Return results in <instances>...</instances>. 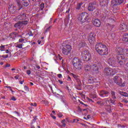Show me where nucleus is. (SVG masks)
Returning a JSON list of instances; mask_svg holds the SVG:
<instances>
[{"mask_svg":"<svg viewBox=\"0 0 128 128\" xmlns=\"http://www.w3.org/2000/svg\"><path fill=\"white\" fill-rule=\"evenodd\" d=\"M77 18L80 22H86L90 20V16L86 12H83L79 14L77 16Z\"/></svg>","mask_w":128,"mask_h":128,"instance_id":"obj_1","label":"nucleus"},{"mask_svg":"<svg viewBox=\"0 0 128 128\" xmlns=\"http://www.w3.org/2000/svg\"><path fill=\"white\" fill-rule=\"evenodd\" d=\"M72 64L76 70H80L82 68V60L78 58L75 57L72 60Z\"/></svg>","mask_w":128,"mask_h":128,"instance_id":"obj_2","label":"nucleus"},{"mask_svg":"<svg viewBox=\"0 0 128 128\" xmlns=\"http://www.w3.org/2000/svg\"><path fill=\"white\" fill-rule=\"evenodd\" d=\"M104 74L107 76H114V74L118 72V70L110 68H106L104 69Z\"/></svg>","mask_w":128,"mask_h":128,"instance_id":"obj_3","label":"nucleus"},{"mask_svg":"<svg viewBox=\"0 0 128 128\" xmlns=\"http://www.w3.org/2000/svg\"><path fill=\"white\" fill-rule=\"evenodd\" d=\"M82 58L84 62H88L92 59V54L88 50H85L82 52Z\"/></svg>","mask_w":128,"mask_h":128,"instance_id":"obj_4","label":"nucleus"},{"mask_svg":"<svg viewBox=\"0 0 128 128\" xmlns=\"http://www.w3.org/2000/svg\"><path fill=\"white\" fill-rule=\"evenodd\" d=\"M114 82L116 84L120 86H124L125 84H122V80L120 76H115L114 78Z\"/></svg>","mask_w":128,"mask_h":128,"instance_id":"obj_5","label":"nucleus"},{"mask_svg":"<svg viewBox=\"0 0 128 128\" xmlns=\"http://www.w3.org/2000/svg\"><path fill=\"white\" fill-rule=\"evenodd\" d=\"M22 0H15V4L12 6V8H13V10H16V7L18 8V10H22V4L20 2Z\"/></svg>","mask_w":128,"mask_h":128,"instance_id":"obj_6","label":"nucleus"},{"mask_svg":"<svg viewBox=\"0 0 128 128\" xmlns=\"http://www.w3.org/2000/svg\"><path fill=\"white\" fill-rule=\"evenodd\" d=\"M122 50V56H120L121 60H128V49L123 48Z\"/></svg>","mask_w":128,"mask_h":128,"instance_id":"obj_7","label":"nucleus"},{"mask_svg":"<svg viewBox=\"0 0 128 128\" xmlns=\"http://www.w3.org/2000/svg\"><path fill=\"white\" fill-rule=\"evenodd\" d=\"M108 63L112 68H116L117 66L116 63V58L114 57L110 58L108 60Z\"/></svg>","mask_w":128,"mask_h":128,"instance_id":"obj_8","label":"nucleus"},{"mask_svg":"<svg viewBox=\"0 0 128 128\" xmlns=\"http://www.w3.org/2000/svg\"><path fill=\"white\" fill-rule=\"evenodd\" d=\"M103 18H106V20H108L109 22H110L112 20V22H114V19H113L114 18L112 16V14L110 12H107L106 13H104L103 14Z\"/></svg>","mask_w":128,"mask_h":128,"instance_id":"obj_9","label":"nucleus"},{"mask_svg":"<svg viewBox=\"0 0 128 128\" xmlns=\"http://www.w3.org/2000/svg\"><path fill=\"white\" fill-rule=\"evenodd\" d=\"M110 100H106L103 102V105L105 106V108L107 112H110L112 110V106H110Z\"/></svg>","mask_w":128,"mask_h":128,"instance_id":"obj_10","label":"nucleus"},{"mask_svg":"<svg viewBox=\"0 0 128 128\" xmlns=\"http://www.w3.org/2000/svg\"><path fill=\"white\" fill-rule=\"evenodd\" d=\"M96 34L94 32H92L89 36L88 41L90 44H93L94 42V40H96Z\"/></svg>","mask_w":128,"mask_h":128,"instance_id":"obj_11","label":"nucleus"},{"mask_svg":"<svg viewBox=\"0 0 128 128\" xmlns=\"http://www.w3.org/2000/svg\"><path fill=\"white\" fill-rule=\"evenodd\" d=\"M96 52H98V54H100V56H104L106 54H108V49L106 48H96Z\"/></svg>","mask_w":128,"mask_h":128,"instance_id":"obj_12","label":"nucleus"},{"mask_svg":"<svg viewBox=\"0 0 128 128\" xmlns=\"http://www.w3.org/2000/svg\"><path fill=\"white\" fill-rule=\"evenodd\" d=\"M124 3V0H112L111 2L114 8H116L117 6H120Z\"/></svg>","mask_w":128,"mask_h":128,"instance_id":"obj_13","label":"nucleus"},{"mask_svg":"<svg viewBox=\"0 0 128 128\" xmlns=\"http://www.w3.org/2000/svg\"><path fill=\"white\" fill-rule=\"evenodd\" d=\"M99 94L101 98H108V96H110V92L106 90H102L100 92Z\"/></svg>","mask_w":128,"mask_h":128,"instance_id":"obj_14","label":"nucleus"},{"mask_svg":"<svg viewBox=\"0 0 128 128\" xmlns=\"http://www.w3.org/2000/svg\"><path fill=\"white\" fill-rule=\"evenodd\" d=\"M99 66L100 64H94L91 66V68L94 70V72H95L96 74H98V70L100 68Z\"/></svg>","mask_w":128,"mask_h":128,"instance_id":"obj_15","label":"nucleus"},{"mask_svg":"<svg viewBox=\"0 0 128 128\" xmlns=\"http://www.w3.org/2000/svg\"><path fill=\"white\" fill-rule=\"evenodd\" d=\"M118 60H120L118 62L119 64H120V66H124L127 60H126V59H124V60L122 59V56H120V55H118Z\"/></svg>","mask_w":128,"mask_h":128,"instance_id":"obj_16","label":"nucleus"},{"mask_svg":"<svg viewBox=\"0 0 128 128\" xmlns=\"http://www.w3.org/2000/svg\"><path fill=\"white\" fill-rule=\"evenodd\" d=\"M96 6H94V2L90 3L88 8V10L89 12H93Z\"/></svg>","mask_w":128,"mask_h":128,"instance_id":"obj_17","label":"nucleus"},{"mask_svg":"<svg viewBox=\"0 0 128 128\" xmlns=\"http://www.w3.org/2000/svg\"><path fill=\"white\" fill-rule=\"evenodd\" d=\"M17 18L19 20H26V13H22L20 16H18Z\"/></svg>","mask_w":128,"mask_h":128,"instance_id":"obj_18","label":"nucleus"},{"mask_svg":"<svg viewBox=\"0 0 128 128\" xmlns=\"http://www.w3.org/2000/svg\"><path fill=\"white\" fill-rule=\"evenodd\" d=\"M88 84H94L96 82V80L92 76H90L88 80Z\"/></svg>","mask_w":128,"mask_h":128,"instance_id":"obj_19","label":"nucleus"},{"mask_svg":"<svg viewBox=\"0 0 128 128\" xmlns=\"http://www.w3.org/2000/svg\"><path fill=\"white\" fill-rule=\"evenodd\" d=\"M106 46L102 44V42H98L96 45V48H106Z\"/></svg>","mask_w":128,"mask_h":128,"instance_id":"obj_20","label":"nucleus"},{"mask_svg":"<svg viewBox=\"0 0 128 128\" xmlns=\"http://www.w3.org/2000/svg\"><path fill=\"white\" fill-rule=\"evenodd\" d=\"M120 30H123V32H126L128 30V26L124 24H120Z\"/></svg>","mask_w":128,"mask_h":128,"instance_id":"obj_21","label":"nucleus"},{"mask_svg":"<svg viewBox=\"0 0 128 128\" xmlns=\"http://www.w3.org/2000/svg\"><path fill=\"white\" fill-rule=\"evenodd\" d=\"M100 6H108V0H100Z\"/></svg>","mask_w":128,"mask_h":128,"instance_id":"obj_22","label":"nucleus"},{"mask_svg":"<svg viewBox=\"0 0 128 128\" xmlns=\"http://www.w3.org/2000/svg\"><path fill=\"white\" fill-rule=\"evenodd\" d=\"M60 48H72V46L66 44V42H63L60 46Z\"/></svg>","mask_w":128,"mask_h":128,"instance_id":"obj_23","label":"nucleus"},{"mask_svg":"<svg viewBox=\"0 0 128 128\" xmlns=\"http://www.w3.org/2000/svg\"><path fill=\"white\" fill-rule=\"evenodd\" d=\"M71 52L70 48H62V52L64 54H65L66 56H68V54H70Z\"/></svg>","mask_w":128,"mask_h":128,"instance_id":"obj_24","label":"nucleus"},{"mask_svg":"<svg viewBox=\"0 0 128 128\" xmlns=\"http://www.w3.org/2000/svg\"><path fill=\"white\" fill-rule=\"evenodd\" d=\"M22 4L24 6H28L30 4V0H22Z\"/></svg>","mask_w":128,"mask_h":128,"instance_id":"obj_25","label":"nucleus"},{"mask_svg":"<svg viewBox=\"0 0 128 128\" xmlns=\"http://www.w3.org/2000/svg\"><path fill=\"white\" fill-rule=\"evenodd\" d=\"M94 24L95 26H100V21L98 19H96L94 20Z\"/></svg>","mask_w":128,"mask_h":128,"instance_id":"obj_26","label":"nucleus"},{"mask_svg":"<svg viewBox=\"0 0 128 128\" xmlns=\"http://www.w3.org/2000/svg\"><path fill=\"white\" fill-rule=\"evenodd\" d=\"M122 40L128 44V34L125 33L123 36Z\"/></svg>","mask_w":128,"mask_h":128,"instance_id":"obj_27","label":"nucleus"},{"mask_svg":"<svg viewBox=\"0 0 128 128\" xmlns=\"http://www.w3.org/2000/svg\"><path fill=\"white\" fill-rule=\"evenodd\" d=\"M0 54H10V50H6V48H0Z\"/></svg>","mask_w":128,"mask_h":128,"instance_id":"obj_28","label":"nucleus"},{"mask_svg":"<svg viewBox=\"0 0 128 128\" xmlns=\"http://www.w3.org/2000/svg\"><path fill=\"white\" fill-rule=\"evenodd\" d=\"M86 42L83 41L79 44L78 47L80 48H86Z\"/></svg>","mask_w":128,"mask_h":128,"instance_id":"obj_29","label":"nucleus"},{"mask_svg":"<svg viewBox=\"0 0 128 128\" xmlns=\"http://www.w3.org/2000/svg\"><path fill=\"white\" fill-rule=\"evenodd\" d=\"M109 100L110 102V104H112L114 106H116V99L111 98Z\"/></svg>","mask_w":128,"mask_h":128,"instance_id":"obj_30","label":"nucleus"},{"mask_svg":"<svg viewBox=\"0 0 128 128\" xmlns=\"http://www.w3.org/2000/svg\"><path fill=\"white\" fill-rule=\"evenodd\" d=\"M111 98L116 100V93L114 91L111 92Z\"/></svg>","mask_w":128,"mask_h":128,"instance_id":"obj_31","label":"nucleus"},{"mask_svg":"<svg viewBox=\"0 0 128 128\" xmlns=\"http://www.w3.org/2000/svg\"><path fill=\"white\" fill-rule=\"evenodd\" d=\"M82 4H84V3H82V2L78 3L77 4V6L76 8V10H80L81 8H82Z\"/></svg>","mask_w":128,"mask_h":128,"instance_id":"obj_32","label":"nucleus"},{"mask_svg":"<svg viewBox=\"0 0 128 128\" xmlns=\"http://www.w3.org/2000/svg\"><path fill=\"white\" fill-rule=\"evenodd\" d=\"M92 68V66L90 67L88 65H84V70H86V72H88V70H90Z\"/></svg>","mask_w":128,"mask_h":128,"instance_id":"obj_33","label":"nucleus"},{"mask_svg":"<svg viewBox=\"0 0 128 128\" xmlns=\"http://www.w3.org/2000/svg\"><path fill=\"white\" fill-rule=\"evenodd\" d=\"M10 48V45H1L0 46V48Z\"/></svg>","mask_w":128,"mask_h":128,"instance_id":"obj_34","label":"nucleus"},{"mask_svg":"<svg viewBox=\"0 0 128 128\" xmlns=\"http://www.w3.org/2000/svg\"><path fill=\"white\" fill-rule=\"evenodd\" d=\"M40 10H44V4H41L40 6Z\"/></svg>","mask_w":128,"mask_h":128,"instance_id":"obj_35","label":"nucleus"},{"mask_svg":"<svg viewBox=\"0 0 128 128\" xmlns=\"http://www.w3.org/2000/svg\"><path fill=\"white\" fill-rule=\"evenodd\" d=\"M36 120H37L36 116H34V119L32 120V122H31V124H34L36 122Z\"/></svg>","mask_w":128,"mask_h":128,"instance_id":"obj_36","label":"nucleus"},{"mask_svg":"<svg viewBox=\"0 0 128 128\" xmlns=\"http://www.w3.org/2000/svg\"><path fill=\"white\" fill-rule=\"evenodd\" d=\"M72 100L74 102V104H78V102H80V100H78V99H76V98L75 96H73Z\"/></svg>","mask_w":128,"mask_h":128,"instance_id":"obj_37","label":"nucleus"},{"mask_svg":"<svg viewBox=\"0 0 128 128\" xmlns=\"http://www.w3.org/2000/svg\"><path fill=\"white\" fill-rule=\"evenodd\" d=\"M14 28H20V22H17L14 25Z\"/></svg>","mask_w":128,"mask_h":128,"instance_id":"obj_38","label":"nucleus"},{"mask_svg":"<svg viewBox=\"0 0 128 128\" xmlns=\"http://www.w3.org/2000/svg\"><path fill=\"white\" fill-rule=\"evenodd\" d=\"M76 82H78V86H80V84H82V82H80V80L77 78L76 79Z\"/></svg>","mask_w":128,"mask_h":128,"instance_id":"obj_39","label":"nucleus"},{"mask_svg":"<svg viewBox=\"0 0 128 128\" xmlns=\"http://www.w3.org/2000/svg\"><path fill=\"white\" fill-rule=\"evenodd\" d=\"M122 96H126L127 98L128 97V94L126 93V92H122Z\"/></svg>","mask_w":128,"mask_h":128,"instance_id":"obj_40","label":"nucleus"},{"mask_svg":"<svg viewBox=\"0 0 128 128\" xmlns=\"http://www.w3.org/2000/svg\"><path fill=\"white\" fill-rule=\"evenodd\" d=\"M1 58H8V54L6 55H2L0 56Z\"/></svg>","mask_w":128,"mask_h":128,"instance_id":"obj_41","label":"nucleus"},{"mask_svg":"<svg viewBox=\"0 0 128 128\" xmlns=\"http://www.w3.org/2000/svg\"><path fill=\"white\" fill-rule=\"evenodd\" d=\"M21 24H24L26 26V24H28V20H24V21H22L21 22Z\"/></svg>","mask_w":128,"mask_h":128,"instance_id":"obj_42","label":"nucleus"},{"mask_svg":"<svg viewBox=\"0 0 128 128\" xmlns=\"http://www.w3.org/2000/svg\"><path fill=\"white\" fill-rule=\"evenodd\" d=\"M4 65V59L2 58H0V66Z\"/></svg>","mask_w":128,"mask_h":128,"instance_id":"obj_43","label":"nucleus"},{"mask_svg":"<svg viewBox=\"0 0 128 128\" xmlns=\"http://www.w3.org/2000/svg\"><path fill=\"white\" fill-rule=\"evenodd\" d=\"M24 42V39L23 38H20L18 40V42L22 44V42Z\"/></svg>","mask_w":128,"mask_h":128,"instance_id":"obj_44","label":"nucleus"},{"mask_svg":"<svg viewBox=\"0 0 128 128\" xmlns=\"http://www.w3.org/2000/svg\"><path fill=\"white\" fill-rule=\"evenodd\" d=\"M10 36L11 38H16V35L14 34H10Z\"/></svg>","mask_w":128,"mask_h":128,"instance_id":"obj_45","label":"nucleus"},{"mask_svg":"<svg viewBox=\"0 0 128 128\" xmlns=\"http://www.w3.org/2000/svg\"><path fill=\"white\" fill-rule=\"evenodd\" d=\"M16 47L18 48H22V44H18Z\"/></svg>","mask_w":128,"mask_h":128,"instance_id":"obj_46","label":"nucleus"},{"mask_svg":"<svg viewBox=\"0 0 128 128\" xmlns=\"http://www.w3.org/2000/svg\"><path fill=\"white\" fill-rule=\"evenodd\" d=\"M98 104H100V106H104V102H102V101L97 102Z\"/></svg>","mask_w":128,"mask_h":128,"instance_id":"obj_47","label":"nucleus"},{"mask_svg":"<svg viewBox=\"0 0 128 128\" xmlns=\"http://www.w3.org/2000/svg\"><path fill=\"white\" fill-rule=\"evenodd\" d=\"M24 82V79H22V80H19V82L20 84H23Z\"/></svg>","mask_w":128,"mask_h":128,"instance_id":"obj_48","label":"nucleus"},{"mask_svg":"<svg viewBox=\"0 0 128 128\" xmlns=\"http://www.w3.org/2000/svg\"><path fill=\"white\" fill-rule=\"evenodd\" d=\"M26 74H28V76H30V74H32V72L30 71V70H27Z\"/></svg>","mask_w":128,"mask_h":128,"instance_id":"obj_49","label":"nucleus"},{"mask_svg":"<svg viewBox=\"0 0 128 128\" xmlns=\"http://www.w3.org/2000/svg\"><path fill=\"white\" fill-rule=\"evenodd\" d=\"M37 104H37L36 103L34 102V104L32 103V104H30V106H36Z\"/></svg>","mask_w":128,"mask_h":128,"instance_id":"obj_50","label":"nucleus"},{"mask_svg":"<svg viewBox=\"0 0 128 128\" xmlns=\"http://www.w3.org/2000/svg\"><path fill=\"white\" fill-rule=\"evenodd\" d=\"M11 100H14V102H16V97L12 96V98L10 99Z\"/></svg>","mask_w":128,"mask_h":128,"instance_id":"obj_51","label":"nucleus"},{"mask_svg":"<svg viewBox=\"0 0 128 128\" xmlns=\"http://www.w3.org/2000/svg\"><path fill=\"white\" fill-rule=\"evenodd\" d=\"M24 88L25 90H26V91L28 90H29L28 87L26 86H24Z\"/></svg>","mask_w":128,"mask_h":128,"instance_id":"obj_52","label":"nucleus"},{"mask_svg":"<svg viewBox=\"0 0 128 128\" xmlns=\"http://www.w3.org/2000/svg\"><path fill=\"white\" fill-rule=\"evenodd\" d=\"M72 76L73 78H75L76 80V78H78V76H76L74 74H72Z\"/></svg>","mask_w":128,"mask_h":128,"instance_id":"obj_53","label":"nucleus"},{"mask_svg":"<svg viewBox=\"0 0 128 128\" xmlns=\"http://www.w3.org/2000/svg\"><path fill=\"white\" fill-rule=\"evenodd\" d=\"M58 78H62V74H58Z\"/></svg>","mask_w":128,"mask_h":128,"instance_id":"obj_54","label":"nucleus"},{"mask_svg":"<svg viewBox=\"0 0 128 128\" xmlns=\"http://www.w3.org/2000/svg\"><path fill=\"white\" fill-rule=\"evenodd\" d=\"M28 36H32L33 34H32V32H30L28 33Z\"/></svg>","mask_w":128,"mask_h":128,"instance_id":"obj_55","label":"nucleus"},{"mask_svg":"<svg viewBox=\"0 0 128 128\" xmlns=\"http://www.w3.org/2000/svg\"><path fill=\"white\" fill-rule=\"evenodd\" d=\"M10 64H6L5 65V68H10Z\"/></svg>","mask_w":128,"mask_h":128,"instance_id":"obj_56","label":"nucleus"},{"mask_svg":"<svg viewBox=\"0 0 128 128\" xmlns=\"http://www.w3.org/2000/svg\"><path fill=\"white\" fill-rule=\"evenodd\" d=\"M123 102H124L125 104H128V100H127L124 99V100H123Z\"/></svg>","mask_w":128,"mask_h":128,"instance_id":"obj_57","label":"nucleus"},{"mask_svg":"<svg viewBox=\"0 0 128 128\" xmlns=\"http://www.w3.org/2000/svg\"><path fill=\"white\" fill-rule=\"evenodd\" d=\"M58 82L60 84H64V82H62V80H58Z\"/></svg>","mask_w":128,"mask_h":128,"instance_id":"obj_58","label":"nucleus"},{"mask_svg":"<svg viewBox=\"0 0 128 128\" xmlns=\"http://www.w3.org/2000/svg\"><path fill=\"white\" fill-rule=\"evenodd\" d=\"M68 82H70L72 80V78H70V76H68Z\"/></svg>","mask_w":128,"mask_h":128,"instance_id":"obj_59","label":"nucleus"},{"mask_svg":"<svg viewBox=\"0 0 128 128\" xmlns=\"http://www.w3.org/2000/svg\"><path fill=\"white\" fill-rule=\"evenodd\" d=\"M5 88H9L10 90H12V87L10 86H6Z\"/></svg>","mask_w":128,"mask_h":128,"instance_id":"obj_60","label":"nucleus"},{"mask_svg":"<svg viewBox=\"0 0 128 128\" xmlns=\"http://www.w3.org/2000/svg\"><path fill=\"white\" fill-rule=\"evenodd\" d=\"M18 78H20V76L18 75L14 76V78H16V80H18Z\"/></svg>","mask_w":128,"mask_h":128,"instance_id":"obj_61","label":"nucleus"},{"mask_svg":"<svg viewBox=\"0 0 128 128\" xmlns=\"http://www.w3.org/2000/svg\"><path fill=\"white\" fill-rule=\"evenodd\" d=\"M30 128H36V127L33 125L34 124H30Z\"/></svg>","mask_w":128,"mask_h":128,"instance_id":"obj_62","label":"nucleus"},{"mask_svg":"<svg viewBox=\"0 0 128 128\" xmlns=\"http://www.w3.org/2000/svg\"><path fill=\"white\" fill-rule=\"evenodd\" d=\"M58 118H62V114H58Z\"/></svg>","mask_w":128,"mask_h":128,"instance_id":"obj_63","label":"nucleus"},{"mask_svg":"<svg viewBox=\"0 0 128 128\" xmlns=\"http://www.w3.org/2000/svg\"><path fill=\"white\" fill-rule=\"evenodd\" d=\"M126 68H128V63H127L126 65Z\"/></svg>","mask_w":128,"mask_h":128,"instance_id":"obj_64","label":"nucleus"}]
</instances>
